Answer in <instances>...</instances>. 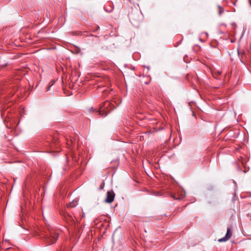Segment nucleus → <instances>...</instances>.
I'll list each match as a JSON object with an SVG mask.
<instances>
[{
  "mask_svg": "<svg viewBox=\"0 0 251 251\" xmlns=\"http://www.w3.org/2000/svg\"><path fill=\"white\" fill-rule=\"evenodd\" d=\"M111 103L109 101H105L103 105L100 106L99 111V114L101 116H106L108 113L110 112V110L113 108H108V107L110 106Z\"/></svg>",
  "mask_w": 251,
  "mask_h": 251,
  "instance_id": "1",
  "label": "nucleus"
},
{
  "mask_svg": "<svg viewBox=\"0 0 251 251\" xmlns=\"http://www.w3.org/2000/svg\"><path fill=\"white\" fill-rule=\"evenodd\" d=\"M50 236L48 237L49 242L50 244L55 243L58 238V233L55 232L53 230H50Z\"/></svg>",
  "mask_w": 251,
  "mask_h": 251,
  "instance_id": "2",
  "label": "nucleus"
},
{
  "mask_svg": "<svg viewBox=\"0 0 251 251\" xmlns=\"http://www.w3.org/2000/svg\"><path fill=\"white\" fill-rule=\"evenodd\" d=\"M115 198V194L113 191H108L106 194V198L105 201L107 203H111L113 201Z\"/></svg>",
  "mask_w": 251,
  "mask_h": 251,
  "instance_id": "3",
  "label": "nucleus"
},
{
  "mask_svg": "<svg viewBox=\"0 0 251 251\" xmlns=\"http://www.w3.org/2000/svg\"><path fill=\"white\" fill-rule=\"evenodd\" d=\"M232 236V232L231 231L230 228H227L226 233L225 237L221 238L218 240L219 242H226L229 240Z\"/></svg>",
  "mask_w": 251,
  "mask_h": 251,
  "instance_id": "4",
  "label": "nucleus"
},
{
  "mask_svg": "<svg viewBox=\"0 0 251 251\" xmlns=\"http://www.w3.org/2000/svg\"><path fill=\"white\" fill-rule=\"evenodd\" d=\"M77 204V201H73L72 202H70L67 206L70 208H72L75 206Z\"/></svg>",
  "mask_w": 251,
  "mask_h": 251,
  "instance_id": "5",
  "label": "nucleus"
},
{
  "mask_svg": "<svg viewBox=\"0 0 251 251\" xmlns=\"http://www.w3.org/2000/svg\"><path fill=\"white\" fill-rule=\"evenodd\" d=\"M218 8L219 14L220 15H221L222 14V13H223L224 11V8L220 6H218Z\"/></svg>",
  "mask_w": 251,
  "mask_h": 251,
  "instance_id": "6",
  "label": "nucleus"
},
{
  "mask_svg": "<svg viewBox=\"0 0 251 251\" xmlns=\"http://www.w3.org/2000/svg\"><path fill=\"white\" fill-rule=\"evenodd\" d=\"M221 74H222V72L220 71L215 72L214 73H213V75H214L215 77H216V76H217V75H220Z\"/></svg>",
  "mask_w": 251,
  "mask_h": 251,
  "instance_id": "7",
  "label": "nucleus"
},
{
  "mask_svg": "<svg viewBox=\"0 0 251 251\" xmlns=\"http://www.w3.org/2000/svg\"><path fill=\"white\" fill-rule=\"evenodd\" d=\"M172 197L175 200H180L181 198L180 197H176V195H172Z\"/></svg>",
  "mask_w": 251,
  "mask_h": 251,
  "instance_id": "8",
  "label": "nucleus"
},
{
  "mask_svg": "<svg viewBox=\"0 0 251 251\" xmlns=\"http://www.w3.org/2000/svg\"><path fill=\"white\" fill-rule=\"evenodd\" d=\"M49 89H50V87H48V88H47V91H49Z\"/></svg>",
  "mask_w": 251,
  "mask_h": 251,
  "instance_id": "9",
  "label": "nucleus"
},
{
  "mask_svg": "<svg viewBox=\"0 0 251 251\" xmlns=\"http://www.w3.org/2000/svg\"><path fill=\"white\" fill-rule=\"evenodd\" d=\"M69 218L71 219V220L72 219V217H70Z\"/></svg>",
  "mask_w": 251,
  "mask_h": 251,
  "instance_id": "10",
  "label": "nucleus"
}]
</instances>
